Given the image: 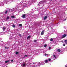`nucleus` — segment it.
<instances>
[{
	"instance_id": "1",
	"label": "nucleus",
	"mask_w": 67,
	"mask_h": 67,
	"mask_svg": "<svg viewBox=\"0 0 67 67\" xmlns=\"http://www.w3.org/2000/svg\"><path fill=\"white\" fill-rule=\"evenodd\" d=\"M66 36H67L66 34H64L62 35V36L61 37V38H65Z\"/></svg>"
},
{
	"instance_id": "2",
	"label": "nucleus",
	"mask_w": 67,
	"mask_h": 67,
	"mask_svg": "<svg viewBox=\"0 0 67 67\" xmlns=\"http://www.w3.org/2000/svg\"><path fill=\"white\" fill-rule=\"evenodd\" d=\"M25 66V64L24 63L23 64L21 65V66H22V67H24Z\"/></svg>"
},
{
	"instance_id": "3",
	"label": "nucleus",
	"mask_w": 67,
	"mask_h": 67,
	"mask_svg": "<svg viewBox=\"0 0 67 67\" xmlns=\"http://www.w3.org/2000/svg\"><path fill=\"white\" fill-rule=\"evenodd\" d=\"M26 15L25 14H24L22 16V18H23V19H24L25 18V16Z\"/></svg>"
},
{
	"instance_id": "4",
	"label": "nucleus",
	"mask_w": 67,
	"mask_h": 67,
	"mask_svg": "<svg viewBox=\"0 0 67 67\" xmlns=\"http://www.w3.org/2000/svg\"><path fill=\"white\" fill-rule=\"evenodd\" d=\"M44 2V1H41L39 3V4H41V3H43Z\"/></svg>"
},
{
	"instance_id": "5",
	"label": "nucleus",
	"mask_w": 67,
	"mask_h": 67,
	"mask_svg": "<svg viewBox=\"0 0 67 67\" xmlns=\"http://www.w3.org/2000/svg\"><path fill=\"white\" fill-rule=\"evenodd\" d=\"M48 62V60H44V63H47Z\"/></svg>"
},
{
	"instance_id": "6",
	"label": "nucleus",
	"mask_w": 67,
	"mask_h": 67,
	"mask_svg": "<svg viewBox=\"0 0 67 67\" xmlns=\"http://www.w3.org/2000/svg\"><path fill=\"white\" fill-rule=\"evenodd\" d=\"M9 17L7 16L6 18V21H8V20H9Z\"/></svg>"
},
{
	"instance_id": "7",
	"label": "nucleus",
	"mask_w": 67,
	"mask_h": 67,
	"mask_svg": "<svg viewBox=\"0 0 67 67\" xmlns=\"http://www.w3.org/2000/svg\"><path fill=\"white\" fill-rule=\"evenodd\" d=\"M3 31H4V30H5V29H6V28H5L4 27H3Z\"/></svg>"
},
{
	"instance_id": "8",
	"label": "nucleus",
	"mask_w": 67,
	"mask_h": 67,
	"mask_svg": "<svg viewBox=\"0 0 67 67\" xmlns=\"http://www.w3.org/2000/svg\"><path fill=\"white\" fill-rule=\"evenodd\" d=\"M47 18V16H45L44 17V20H46Z\"/></svg>"
},
{
	"instance_id": "9",
	"label": "nucleus",
	"mask_w": 67,
	"mask_h": 67,
	"mask_svg": "<svg viewBox=\"0 0 67 67\" xmlns=\"http://www.w3.org/2000/svg\"><path fill=\"white\" fill-rule=\"evenodd\" d=\"M9 12V10H7L6 12H5V14H7V13Z\"/></svg>"
},
{
	"instance_id": "10",
	"label": "nucleus",
	"mask_w": 67,
	"mask_h": 67,
	"mask_svg": "<svg viewBox=\"0 0 67 67\" xmlns=\"http://www.w3.org/2000/svg\"><path fill=\"white\" fill-rule=\"evenodd\" d=\"M10 60H8L7 61H6L5 62V63H8V62H10Z\"/></svg>"
},
{
	"instance_id": "11",
	"label": "nucleus",
	"mask_w": 67,
	"mask_h": 67,
	"mask_svg": "<svg viewBox=\"0 0 67 67\" xmlns=\"http://www.w3.org/2000/svg\"><path fill=\"white\" fill-rule=\"evenodd\" d=\"M57 51H58V52H60V50L59 49H57Z\"/></svg>"
},
{
	"instance_id": "12",
	"label": "nucleus",
	"mask_w": 67,
	"mask_h": 67,
	"mask_svg": "<svg viewBox=\"0 0 67 67\" xmlns=\"http://www.w3.org/2000/svg\"><path fill=\"white\" fill-rule=\"evenodd\" d=\"M11 18L12 19H13V18H15V16H11Z\"/></svg>"
},
{
	"instance_id": "13",
	"label": "nucleus",
	"mask_w": 67,
	"mask_h": 67,
	"mask_svg": "<svg viewBox=\"0 0 67 67\" xmlns=\"http://www.w3.org/2000/svg\"><path fill=\"white\" fill-rule=\"evenodd\" d=\"M31 37V36H28L27 37V39H29Z\"/></svg>"
},
{
	"instance_id": "14",
	"label": "nucleus",
	"mask_w": 67,
	"mask_h": 67,
	"mask_svg": "<svg viewBox=\"0 0 67 67\" xmlns=\"http://www.w3.org/2000/svg\"><path fill=\"white\" fill-rule=\"evenodd\" d=\"M12 26L13 27H15V26L14 25H12Z\"/></svg>"
},
{
	"instance_id": "15",
	"label": "nucleus",
	"mask_w": 67,
	"mask_h": 67,
	"mask_svg": "<svg viewBox=\"0 0 67 67\" xmlns=\"http://www.w3.org/2000/svg\"><path fill=\"white\" fill-rule=\"evenodd\" d=\"M19 26H22V25L21 24H20L19 25Z\"/></svg>"
},
{
	"instance_id": "16",
	"label": "nucleus",
	"mask_w": 67,
	"mask_h": 67,
	"mask_svg": "<svg viewBox=\"0 0 67 67\" xmlns=\"http://www.w3.org/2000/svg\"><path fill=\"white\" fill-rule=\"evenodd\" d=\"M43 34H44V32H42L41 33V35H43Z\"/></svg>"
},
{
	"instance_id": "17",
	"label": "nucleus",
	"mask_w": 67,
	"mask_h": 67,
	"mask_svg": "<svg viewBox=\"0 0 67 67\" xmlns=\"http://www.w3.org/2000/svg\"><path fill=\"white\" fill-rule=\"evenodd\" d=\"M53 56H54V58H56V56H55V55H53Z\"/></svg>"
},
{
	"instance_id": "18",
	"label": "nucleus",
	"mask_w": 67,
	"mask_h": 67,
	"mask_svg": "<svg viewBox=\"0 0 67 67\" xmlns=\"http://www.w3.org/2000/svg\"><path fill=\"white\" fill-rule=\"evenodd\" d=\"M67 40H65V43L66 44H67Z\"/></svg>"
},
{
	"instance_id": "19",
	"label": "nucleus",
	"mask_w": 67,
	"mask_h": 67,
	"mask_svg": "<svg viewBox=\"0 0 67 67\" xmlns=\"http://www.w3.org/2000/svg\"><path fill=\"white\" fill-rule=\"evenodd\" d=\"M19 54V52H16V54Z\"/></svg>"
},
{
	"instance_id": "20",
	"label": "nucleus",
	"mask_w": 67,
	"mask_h": 67,
	"mask_svg": "<svg viewBox=\"0 0 67 67\" xmlns=\"http://www.w3.org/2000/svg\"><path fill=\"white\" fill-rule=\"evenodd\" d=\"M45 56H46H46H48V54H45Z\"/></svg>"
},
{
	"instance_id": "21",
	"label": "nucleus",
	"mask_w": 67,
	"mask_h": 67,
	"mask_svg": "<svg viewBox=\"0 0 67 67\" xmlns=\"http://www.w3.org/2000/svg\"><path fill=\"white\" fill-rule=\"evenodd\" d=\"M53 40L52 38H51L50 39L51 41H53Z\"/></svg>"
},
{
	"instance_id": "22",
	"label": "nucleus",
	"mask_w": 67,
	"mask_h": 67,
	"mask_svg": "<svg viewBox=\"0 0 67 67\" xmlns=\"http://www.w3.org/2000/svg\"><path fill=\"white\" fill-rule=\"evenodd\" d=\"M44 47H46L47 46V44H46L45 45H44Z\"/></svg>"
},
{
	"instance_id": "23",
	"label": "nucleus",
	"mask_w": 67,
	"mask_h": 67,
	"mask_svg": "<svg viewBox=\"0 0 67 67\" xmlns=\"http://www.w3.org/2000/svg\"><path fill=\"white\" fill-rule=\"evenodd\" d=\"M48 60H49V61H51V59H49Z\"/></svg>"
},
{
	"instance_id": "24",
	"label": "nucleus",
	"mask_w": 67,
	"mask_h": 67,
	"mask_svg": "<svg viewBox=\"0 0 67 67\" xmlns=\"http://www.w3.org/2000/svg\"><path fill=\"white\" fill-rule=\"evenodd\" d=\"M34 41L35 42H36V41H37L36 40H34Z\"/></svg>"
},
{
	"instance_id": "25",
	"label": "nucleus",
	"mask_w": 67,
	"mask_h": 67,
	"mask_svg": "<svg viewBox=\"0 0 67 67\" xmlns=\"http://www.w3.org/2000/svg\"><path fill=\"white\" fill-rule=\"evenodd\" d=\"M8 48H7V47H5V49H8Z\"/></svg>"
},
{
	"instance_id": "26",
	"label": "nucleus",
	"mask_w": 67,
	"mask_h": 67,
	"mask_svg": "<svg viewBox=\"0 0 67 67\" xmlns=\"http://www.w3.org/2000/svg\"><path fill=\"white\" fill-rule=\"evenodd\" d=\"M19 35L20 36V37H21V35Z\"/></svg>"
},
{
	"instance_id": "27",
	"label": "nucleus",
	"mask_w": 67,
	"mask_h": 67,
	"mask_svg": "<svg viewBox=\"0 0 67 67\" xmlns=\"http://www.w3.org/2000/svg\"><path fill=\"white\" fill-rule=\"evenodd\" d=\"M27 57V55H25L24 56V57Z\"/></svg>"
},
{
	"instance_id": "28",
	"label": "nucleus",
	"mask_w": 67,
	"mask_h": 67,
	"mask_svg": "<svg viewBox=\"0 0 67 67\" xmlns=\"http://www.w3.org/2000/svg\"><path fill=\"white\" fill-rule=\"evenodd\" d=\"M63 46H65V44H63Z\"/></svg>"
},
{
	"instance_id": "29",
	"label": "nucleus",
	"mask_w": 67,
	"mask_h": 67,
	"mask_svg": "<svg viewBox=\"0 0 67 67\" xmlns=\"http://www.w3.org/2000/svg\"><path fill=\"white\" fill-rule=\"evenodd\" d=\"M51 47H49V49H51Z\"/></svg>"
},
{
	"instance_id": "30",
	"label": "nucleus",
	"mask_w": 67,
	"mask_h": 67,
	"mask_svg": "<svg viewBox=\"0 0 67 67\" xmlns=\"http://www.w3.org/2000/svg\"><path fill=\"white\" fill-rule=\"evenodd\" d=\"M8 10L9 11V12H10V9H8Z\"/></svg>"
},
{
	"instance_id": "31",
	"label": "nucleus",
	"mask_w": 67,
	"mask_h": 67,
	"mask_svg": "<svg viewBox=\"0 0 67 67\" xmlns=\"http://www.w3.org/2000/svg\"><path fill=\"white\" fill-rule=\"evenodd\" d=\"M38 65H41L40 64V63H39V64H38Z\"/></svg>"
},
{
	"instance_id": "32",
	"label": "nucleus",
	"mask_w": 67,
	"mask_h": 67,
	"mask_svg": "<svg viewBox=\"0 0 67 67\" xmlns=\"http://www.w3.org/2000/svg\"><path fill=\"white\" fill-rule=\"evenodd\" d=\"M65 66H66V67H67V64H66L65 65Z\"/></svg>"
},
{
	"instance_id": "33",
	"label": "nucleus",
	"mask_w": 67,
	"mask_h": 67,
	"mask_svg": "<svg viewBox=\"0 0 67 67\" xmlns=\"http://www.w3.org/2000/svg\"><path fill=\"white\" fill-rule=\"evenodd\" d=\"M42 32H44V31L43 30Z\"/></svg>"
},
{
	"instance_id": "34",
	"label": "nucleus",
	"mask_w": 67,
	"mask_h": 67,
	"mask_svg": "<svg viewBox=\"0 0 67 67\" xmlns=\"http://www.w3.org/2000/svg\"><path fill=\"white\" fill-rule=\"evenodd\" d=\"M11 62H13V60H12Z\"/></svg>"
},
{
	"instance_id": "35",
	"label": "nucleus",
	"mask_w": 67,
	"mask_h": 67,
	"mask_svg": "<svg viewBox=\"0 0 67 67\" xmlns=\"http://www.w3.org/2000/svg\"><path fill=\"white\" fill-rule=\"evenodd\" d=\"M17 8H19V6H18V7H17Z\"/></svg>"
},
{
	"instance_id": "36",
	"label": "nucleus",
	"mask_w": 67,
	"mask_h": 67,
	"mask_svg": "<svg viewBox=\"0 0 67 67\" xmlns=\"http://www.w3.org/2000/svg\"><path fill=\"white\" fill-rule=\"evenodd\" d=\"M33 64H35V63H33Z\"/></svg>"
},
{
	"instance_id": "37",
	"label": "nucleus",
	"mask_w": 67,
	"mask_h": 67,
	"mask_svg": "<svg viewBox=\"0 0 67 67\" xmlns=\"http://www.w3.org/2000/svg\"><path fill=\"white\" fill-rule=\"evenodd\" d=\"M45 63H43V64H44Z\"/></svg>"
},
{
	"instance_id": "38",
	"label": "nucleus",
	"mask_w": 67,
	"mask_h": 67,
	"mask_svg": "<svg viewBox=\"0 0 67 67\" xmlns=\"http://www.w3.org/2000/svg\"><path fill=\"white\" fill-rule=\"evenodd\" d=\"M36 0H35L34 1H36Z\"/></svg>"
}]
</instances>
